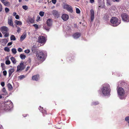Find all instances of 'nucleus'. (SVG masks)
<instances>
[{
    "label": "nucleus",
    "mask_w": 129,
    "mask_h": 129,
    "mask_svg": "<svg viewBox=\"0 0 129 129\" xmlns=\"http://www.w3.org/2000/svg\"><path fill=\"white\" fill-rule=\"evenodd\" d=\"M101 90L103 94L105 96L110 95L111 89L110 85L108 84L104 85L101 89Z\"/></svg>",
    "instance_id": "nucleus-1"
},
{
    "label": "nucleus",
    "mask_w": 129,
    "mask_h": 129,
    "mask_svg": "<svg viewBox=\"0 0 129 129\" xmlns=\"http://www.w3.org/2000/svg\"><path fill=\"white\" fill-rule=\"evenodd\" d=\"M3 107H1V109L5 110H10L13 107V104L10 101L9 102H6L3 104Z\"/></svg>",
    "instance_id": "nucleus-2"
},
{
    "label": "nucleus",
    "mask_w": 129,
    "mask_h": 129,
    "mask_svg": "<svg viewBox=\"0 0 129 129\" xmlns=\"http://www.w3.org/2000/svg\"><path fill=\"white\" fill-rule=\"evenodd\" d=\"M111 25L114 26H116L118 25L120 23V21H118V19L115 17H112L110 20Z\"/></svg>",
    "instance_id": "nucleus-3"
},
{
    "label": "nucleus",
    "mask_w": 129,
    "mask_h": 129,
    "mask_svg": "<svg viewBox=\"0 0 129 129\" xmlns=\"http://www.w3.org/2000/svg\"><path fill=\"white\" fill-rule=\"evenodd\" d=\"M36 56L38 59L40 60L43 61L44 60V55L42 51H38L37 52Z\"/></svg>",
    "instance_id": "nucleus-4"
},
{
    "label": "nucleus",
    "mask_w": 129,
    "mask_h": 129,
    "mask_svg": "<svg viewBox=\"0 0 129 129\" xmlns=\"http://www.w3.org/2000/svg\"><path fill=\"white\" fill-rule=\"evenodd\" d=\"M25 68V67L23 63H21L17 66L16 71L17 72H20L23 70Z\"/></svg>",
    "instance_id": "nucleus-5"
},
{
    "label": "nucleus",
    "mask_w": 129,
    "mask_h": 129,
    "mask_svg": "<svg viewBox=\"0 0 129 129\" xmlns=\"http://www.w3.org/2000/svg\"><path fill=\"white\" fill-rule=\"evenodd\" d=\"M121 17L123 21L128 22L129 21V16L126 14L124 13L122 14Z\"/></svg>",
    "instance_id": "nucleus-6"
},
{
    "label": "nucleus",
    "mask_w": 129,
    "mask_h": 129,
    "mask_svg": "<svg viewBox=\"0 0 129 129\" xmlns=\"http://www.w3.org/2000/svg\"><path fill=\"white\" fill-rule=\"evenodd\" d=\"M46 40L47 39L45 37L42 36H40L38 38V41L39 43H41L45 44Z\"/></svg>",
    "instance_id": "nucleus-7"
},
{
    "label": "nucleus",
    "mask_w": 129,
    "mask_h": 129,
    "mask_svg": "<svg viewBox=\"0 0 129 129\" xmlns=\"http://www.w3.org/2000/svg\"><path fill=\"white\" fill-rule=\"evenodd\" d=\"M117 92L119 96H123L124 94V91L122 87H119L117 89Z\"/></svg>",
    "instance_id": "nucleus-8"
},
{
    "label": "nucleus",
    "mask_w": 129,
    "mask_h": 129,
    "mask_svg": "<svg viewBox=\"0 0 129 129\" xmlns=\"http://www.w3.org/2000/svg\"><path fill=\"white\" fill-rule=\"evenodd\" d=\"M90 20L92 22L94 18V13L93 9H91L90 11Z\"/></svg>",
    "instance_id": "nucleus-9"
},
{
    "label": "nucleus",
    "mask_w": 129,
    "mask_h": 129,
    "mask_svg": "<svg viewBox=\"0 0 129 129\" xmlns=\"http://www.w3.org/2000/svg\"><path fill=\"white\" fill-rule=\"evenodd\" d=\"M61 18L63 21H66L69 19V16L66 14H64L62 15Z\"/></svg>",
    "instance_id": "nucleus-10"
},
{
    "label": "nucleus",
    "mask_w": 129,
    "mask_h": 129,
    "mask_svg": "<svg viewBox=\"0 0 129 129\" xmlns=\"http://www.w3.org/2000/svg\"><path fill=\"white\" fill-rule=\"evenodd\" d=\"M1 30L3 34H5V33L7 32L8 29L6 26H3L1 28Z\"/></svg>",
    "instance_id": "nucleus-11"
},
{
    "label": "nucleus",
    "mask_w": 129,
    "mask_h": 129,
    "mask_svg": "<svg viewBox=\"0 0 129 129\" xmlns=\"http://www.w3.org/2000/svg\"><path fill=\"white\" fill-rule=\"evenodd\" d=\"M52 13L54 17H58L59 15L58 12L55 10H53L52 12Z\"/></svg>",
    "instance_id": "nucleus-12"
},
{
    "label": "nucleus",
    "mask_w": 129,
    "mask_h": 129,
    "mask_svg": "<svg viewBox=\"0 0 129 129\" xmlns=\"http://www.w3.org/2000/svg\"><path fill=\"white\" fill-rule=\"evenodd\" d=\"M8 23L10 25L12 26L13 27L14 26L12 19L11 17H10L8 18Z\"/></svg>",
    "instance_id": "nucleus-13"
},
{
    "label": "nucleus",
    "mask_w": 129,
    "mask_h": 129,
    "mask_svg": "<svg viewBox=\"0 0 129 129\" xmlns=\"http://www.w3.org/2000/svg\"><path fill=\"white\" fill-rule=\"evenodd\" d=\"M52 20L51 19H48L47 21V24L49 26H51L52 24Z\"/></svg>",
    "instance_id": "nucleus-14"
},
{
    "label": "nucleus",
    "mask_w": 129,
    "mask_h": 129,
    "mask_svg": "<svg viewBox=\"0 0 129 129\" xmlns=\"http://www.w3.org/2000/svg\"><path fill=\"white\" fill-rule=\"evenodd\" d=\"M80 34L79 33H76L73 35V38L75 39H77L79 38L80 36Z\"/></svg>",
    "instance_id": "nucleus-15"
},
{
    "label": "nucleus",
    "mask_w": 129,
    "mask_h": 129,
    "mask_svg": "<svg viewBox=\"0 0 129 129\" xmlns=\"http://www.w3.org/2000/svg\"><path fill=\"white\" fill-rule=\"evenodd\" d=\"M39 78V76L38 75L33 76L32 77V79L33 80L37 81Z\"/></svg>",
    "instance_id": "nucleus-16"
},
{
    "label": "nucleus",
    "mask_w": 129,
    "mask_h": 129,
    "mask_svg": "<svg viewBox=\"0 0 129 129\" xmlns=\"http://www.w3.org/2000/svg\"><path fill=\"white\" fill-rule=\"evenodd\" d=\"M14 22L16 26H17V25L19 26L21 25H22V24L21 21L17 20H15L14 21Z\"/></svg>",
    "instance_id": "nucleus-17"
},
{
    "label": "nucleus",
    "mask_w": 129,
    "mask_h": 129,
    "mask_svg": "<svg viewBox=\"0 0 129 129\" xmlns=\"http://www.w3.org/2000/svg\"><path fill=\"white\" fill-rule=\"evenodd\" d=\"M110 17V14H106L104 17V18L106 20L109 19V18Z\"/></svg>",
    "instance_id": "nucleus-18"
},
{
    "label": "nucleus",
    "mask_w": 129,
    "mask_h": 129,
    "mask_svg": "<svg viewBox=\"0 0 129 129\" xmlns=\"http://www.w3.org/2000/svg\"><path fill=\"white\" fill-rule=\"evenodd\" d=\"M40 107L41 108V109H40V111H41L42 113L44 115L45 114V115H46L47 114L46 111V110L43 109V108H41V106H40Z\"/></svg>",
    "instance_id": "nucleus-19"
},
{
    "label": "nucleus",
    "mask_w": 129,
    "mask_h": 129,
    "mask_svg": "<svg viewBox=\"0 0 129 129\" xmlns=\"http://www.w3.org/2000/svg\"><path fill=\"white\" fill-rule=\"evenodd\" d=\"M26 35L24 33L21 36L20 38V40L21 41H23L26 38Z\"/></svg>",
    "instance_id": "nucleus-20"
},
{
    "label": "nucleus",
    "mask_w": 129,
    "mask_h": 129,
    "mask_svg": "<svg viewBox=\"0 0 129 129\" xmlns=\"http://www.w3.org/2000/svg\"><path fill=\"white\" fill-rule=\"evenodd\" d=\"M28 20L30 23H34V17L33 18H29L28 19Z\"/></svg>",
    "instance_id": "nucleus-21"
},
{
    "label": "nucleus",
    "mask_w": 129,
    "mask_h": 129,
    "mask_svg": "<svg viewBox=\"0 0 129 129\" xmlns=\"http://www.w3.org/2000/svg\"><path fill=\"white\" fill-rule=\"evenodd\" d=\"M8 87L9 89L10 90H12L13 89V87L11 84L9 83L8 84Z\"/></svg>",
    "instance_id": "nucleus-22"
},
{
    "label": "nucleus",
    "mask_w": 129,
    "mask_h": 129,
    "mask_svg": "<svg viewBox=\"0 0 129 129\" xmlns=\"http://www.w3.org/2000/svg\"><path fill=\"white\" fill-rule=\"evenodd\" d=\"M12 62L14 64L16 63V61L15 59V58L13 57H12L10 58Z\"/></svg>",
    "instance_id": "nucleus-23"
},
{
    "label": "nucleus",
    "mask_w": 129,
    "mask_h": 129,
    "mask_svg": "<svg viewBox=\"0 0 129 129\" xmlns=\"http://www.w3.org/2000/svg\"><path fill=\"white\" fill-rule=\"evenodd\" d=\"M16 39L14 35H12L10 37V40L11 41H15Z\"/></svg>",
    "instance_id": "nucleus-24"
},
{
    "label": "nucleus",
    "mask_w": 129,
    "mask_h": 129,
    "mask_svg": "<svg viewBox=\"0 0 129 129\" xmlns=\"http://www.w3.org/2000/svg\"><path fill=\"white\" fill-rule=\"evenodd\" d=\"M3 4L5 6H9L10 5V3L7 1H6L5 2H4Z\"/></svg>",
    "instance_id": "nucleus-25"
},
{
    "label": "nucleus",
    "mask_w": 129,
    "mask_h": 129,
    "mask_svg": "<svg viewBox=\"0 0 129 129\" xmlns=\"http://www.w3.org/2000/svg\"><path fill=\"white\" fill-rule=\"evenodd\" d=\"M20 57L22 59H24L26 57V56L23 54H21L20 55Z\"/></svg>",
    "instance_id": "nucleus-26"
},
{
    "label": "nucleus",
    "mask_w": 129,
    "mask_h": 129,
    "mask_svg": "<svg viewBox=\"0 0 129 129\" xmlns=\"http://www.w3.org/2000/svg\"><path fill=\"white\" fill-rule=\"evenodd\" d=\"M99 104L98 101H95L93 102L91 104L92 105H98Z\"/></svg>",
    "instance_id": "nucleus-27"
},
{
    "label": "nucleus",
    "mask_w": 129,
    "mask_h": 129,
    "mask_svg": "<svg viewBox=\"0 0 129 129\" xmlns=\"http://www.w3.org/2000/svg\"><path fill=\"white\" fill-rule=\"evenodd\" d=\"M67 10H68L70 12H72L73 11L72 9V7L70 6V5L69 6V7H68Z\"/></svg>",
    "instance_id": "nucleus-28"
},
{
    "label": "nucleus",
    "mask_w": 129,
    "mask_h": 129,
    "mask_svg": "<svg viewBox=\"0 0 129 129\" xmlns=\"http://www.w3.org/2000/svg\"><path fill=\"white\" fill-rule=\"evenodd\" d=\"M25 77V76L24 75H21L18 77V78L20 79L21 80L23 78H24Z\"/></svg>",
    "instance_id": "nucleus-29"
},
{
    "label": "nucleus",
    "mask_w": 129,
    "mask_h": 129,
    "mask_svg": "<svg viewBox=\"0 0 129 129\" xmlns=\"http://www.w3.org/2000/svg\"><path fill=\"white\" fill-rule=\"evenodd\" d=\"M12 53L14 54H15L17 52L16 49L15 48H13L12 49Z\"/></svg>",
    "instance_id": "nucleus-30"
},
{
    "label": "nucleus",
    "mask_w": 129,
    "mask_h": 129,
    "mask_svg": "<svg viewBox=\"0 0 129 129\" xmlns=\"http://www.w3.org/2000/svg\"><path fill=\"white\" fill-rule=\"evenodd\" d=\"M4 50L6 51L9 52L10 51V50L9 48L8 47H5L4 49Z\"/></svg>",
    "instance_id": "nucleus-31"
},
{
    "label": "nucleus",
    "mask_w": 129,
    "mask_h": 129,
    "mask_svg": "<svg viewBox=\"0 0 129 129\" xmlns=\"http://www.w3.org/2000/svg\"><path fill=\"white\" fill-rule=\"evenodd\" d=\"M22 8L26 10L28 9V7L26 5L23 6H22Z\"/></svg>",
    "instance_id": "nucleus-32"
},
{
    "label": "nucleus",
    "mask_w": 129,
    "mask_h": 129,
    "mask_svg": "<svg viewBox=\"0 0 129 129\" xmlns=\"http://www.w3.org/2000/svg\"><path fill=\"white\" fill-rule=\"evenodd\" d=\"M44 12L43 11H41L39 13L40 15L42 17L44 16Z\"/></svg>",
    "instance_id": "nucleus-33"
},
{
    "label": "nucleus",
    "mask_w": 129,
    "mask_h": 129,
    "mask_svg": "<svg viewBox=\"0 0 129 129\" xmlns=\"http://www.w3.org/2000/svg\"><path fill=\"white\" fill-rule=\"evenodd\" d=\"M16 27L17 28V32L18 33H19L21 31V28L17 26H16Z\"/></svg>",
    "instance_id": "nucleus-34"
},
{
    "label": "nucleus",
    "mask_w": 129,
    "mask_h": 129,
    "mask_svg": "<svg viewBox=\"0 0 129 129\" xmlns=\"http://www.w3.org/2000/svg\"><path fill=\"white\" fill-rule=\"evenodd\" d=\"M11 62L9 60H6L5 62L6 64L7 65H9L10 64Z\"/></svg>",
    "instance_id": "nucleus-35"
},
{
    "label": "nucleus",
    "mask_w": 129,
    "mask_h": 129,
    "mask_svg": "<svg viewBox=\"0 0 129 129\" xmlns=\"http://www.w3.org/2000/svg\"><path fill=\"white\" fill-rule=\"evenodd\" d=\"M43 27L47 31H48L49 29V28L47 27L46 26H44Z\"/></svg>",
    "instance_id": "nucleus-36"
},
{
    "label": "nucleus",
    "mask_w": 129,
    "mask_h": 129,
    "mask_svg": "<svg viewBox=\"0 0 129 129\" xmlns=\"http://www.w3.org/2000/svg\"><path fill=\"white\" fill-rule=\"evenodd\" d=\"M125 120L129 123V116H127L125 117Z\"/></svg>",
    "instance_id": "nucleus-37"
},
{
    "label": "nucleus",
    "mask_w": 129,
    "mask_h": 129,
    "mask_svg": "<svg viewBox=\"0 0 129 129\" xmlns=\"http://www.w3.org/2000/svg\"><path fill=\"white\" fill-rule=\"evenodd\" d=\"M69 5H68L66 4V5H64V9H67L68 7H69Z\"/></svg>",
    "instance_id": "nucleus-38"
},
{
    "label": "nucleus",
    "mask_w": 129,
    "mask_h": 129,
    "mask_svg": "<svg viewBox=\"0 0 129 129\" xmlns=\"http://www.w3.org/2000/svg\"><path fill=\"white\" fill-rule=\"evenodd\" d=\"M14 71L13 68H11L9 70V73H13Z\"/></svg>",
    "instance_id": "nucleus-39"
},
{
    "label": "nucleus",
    "mask_w": 129,
    "mask_h": 129,
    "mask_svg": "<svg viewBox=\"0 0 129 129\" xmlns=\"http://www.w3.org/2000/svg\"><path fill=\"white\" fill-rule=\"evenodd\" d=\"M76 13L78 14L80 12L79 9L78 8H76Z\"/></svg>",
    "instance_id": "nucleus-40"
},
{
    "label": "nucleus",
    "mask_w": 129,
    "mask_h": 129,
    "mask_svg": "<svg viewBox=\"0 0 129 129\" xmlns=\"http://www.w3.org/2000/svg\"><path fill=\"white\" fill-rule=\"evenodd\" d=\"M107 5H111L110 0H107Z\"/></svg>",
    "instance_id": "nucleus-41"
},
{
    "label": "nucleus",
    "mask_w": 129,
    "mask_h": 129,
    "mask_svg": "<svg viewBox=\"0 0 129 129\" xmlns=\"http://www.w3.org/2000/svg\"><path fill=\"white\" fill-rule=\"evenodd\" d=\"M33 26H34L35 28L36 29H37L38 28V25L36 24H34L33 25Z\"/></svg>",
    "instance_id": "nucleus-42"
},
{
    "label": "nucleus",
    "mask_w": 129,
    "mask_h": 129,
    "mask_svg": "<svg viewBox=\"0 0 129 129\" xmlns=\"http://www.w3.org/2000/svg\"><path fill=\"white\" fill-rule=\"evenodd\" d=\"M4 34H5L4 35V37H7L9 36V34L8 33H7V32L5 33Z\"/></svg>",
    "instance_id": "nucleus-43"
},
{
    "label": "nucleus",
    "mask_w": 129,
    "mask_h": 129,
    "mask_svg": "<svg viewBox=\"0 0 129 129\" xmlns=\"http://www.w3.org/2000/svg\"><path fill=\"white\" fill-rule=\"evenodd\" d=\"M5 12L6 13H7L8 12H9V10L8 8H5Z\"/></svg>",
    "instance_id": "nucleus-44"
},
{
    "label": "nucleus",
    "mask_w": 129,
    "mask_h": 129,
    "mask_svg": "<svg viewBox=\"0 0 129 129\" xmlns=\"http://www.w3.org/2000/svg\"><path fill=\"white\" fill-rule=\"evenodd\" d=\"M24 52L25 53L28 54L29 53L30 51L29 49L26 50L24 51Z\"/></svg>",
    "instance_id": "nucleus-45"
},
{
    "label": "nucleus",
    "mask_w": 129,
    "mask_h": 129,
    "mask_svg": "<svg viewBox=\"0 0 129 129\" xmlns=\"http://www.w3.org/2000/svg\"><path fill=\"white\" fill-rule=\"evenodd\" d=\"M40 20V17L39 16H38L37 19V21H38Z\"/></svg>",
    "instance_id": "nucleus-46"
},
{
    "label": "nucleus",
    "mask_w": 129,
    "mask_h": 129,
    "mask_svg": "<svg viewBox=\"0 0 129 129\" xmlns=\"http://www.w3.org/2000/svg\"><path fill=\"white\" fill-rule=\"evenodd\" d=\"M52 2L54 4H56V0H51Z\"/></svg>",
    "instance_id": "nucleus-47"
},
{
    "label": "nucleus",
    "mask_w": 129,
    "mask_h": 129,
    "mask_svg": "<svg viewBox=\"0 0 129 129\" xmlns=\"http://www.w3.org/2000/svg\"><path fill=\"white\" fill-rule=\"evenodd\" d=\"M18 50L19 52H21L22 51V49L20 48H19L18 49Z\"/></svg>",
    "instance_id": "nucleus-48"
},
{
    "label": "nucleus",
    "mask_w": 129,
    "mask_h": 129,
    "mask_svg": "<svg viewBox=\"0 0 129 129\" xmlns=\"http://www.w3.org/2000/svg\"><path fill=\"white\" fill-rule=\"evenodd\" d=\"M5 83L4 82H2L1 83V85L2 87H4L5 85Z\"/></svg>",
    "instance_id": "nucleus-49"
},
{
    "label": "nucleus",
    "mask_w": 129,
    "mask_h": 129,
    "mask_svg": "<svg viewBox=\"0 0 129 129\" xmlns=\"http://www.w3.org/2000/svg\"><path fill=\"white\" fill-rule=\"evenodd\" d=\"M2 91L4 93L6 92V90L5 88L4 87L3 88Z\"/></svg>",
    "instance_id": "nucleus-50"
},
{
    "label": "nucleus",
    "mask_w": 129,
    "mask_h": 129,
    "mask_svg": "<svg viewBox=\"0 0 129 129\" xmlns=\"http://www.w3.org/2000/svg\"><path fill=\"white\" fill-rule=\"evenodd\" d=\"M5 65L4 63H1V66L3 68L5 67Z\"/></svg>",
    "instance_id": "nucleus-51"
},
{
    "label": "nucleus",
    "mask_w": 129,
    "mask_h": 129,
    "mask_svg": "<svg viewBox=\"0 0 129 129\" xmlns=\"http://www.w3.org/2000/svg\"><path fill=\"white\" fill-rule=\"evenodd\" d=\"M2 6L1 4L0 3V12L2 11Z\"/></svg>",
    "instance_id": "nucleus-52"
},
{
    "label": "nucleus",
    "mask_w": 129,
    "mask_h": 129,
    "mask_svg": "<svg viewBox=\"0 0 129 129\" xmlns=\"http://www.w3.org/2000/svg\"><path fill=\"white\" fill-rule=\"evenodd\" d=\"M15 17L16 19H19V17L18 15H16Z\"/></svg>",
    "instance_id": "nucleus-53"
},
{
    "label": "nucleus",
    "mask_w": 129,
    "mask_h": 129,
    "mask_svg": "<svg viewBox=\"0 0 129 129\" xmlns=\"http://www.w3.org/2000/svg\"><path fill=\"white\" fill-rule=\"evenodd\" d=\"M112 1L113 2H119L120 0H112Z\"/></svg>",
    "instance_id": "nucleus-54"
},
{
    "label": "nucleus",
    "mask_w": 129,
    "mask_h": 129,
    "mask_svg": "<svg viewBox=\"0 0 129 129\" xmlns=\"http://www.w3.org/2000/svg\"><path fill=\"white\" fill-rule=\"evenodd\" d=\"M12 44V42H9V43H8L7 45H8V46H9L11 45Z\"/></svg>",
    "instance_id": "nucleus-55"
},
{
    "label": "nucleus",
    "mask_w": 129,
    "mask_h": 129,
    "mask_svg": "<svg viewBox=\"0 0 129 129\" xmlns=\"http://www.w3.org/2000/svg\"><path fill=\"white\" fill-rule=\"evenodd\" d=\"M90 2L91 3H93L94 2V0H90Z\"/></svg>",
    "instance_id": "nucleus-56"
},
{
    "label": "nucleus",
    "mask_w": 129,
    "mask_h": 129,
    "mask_svg": "<svg viewBox=\"0 0 129 129\" xmlns=\"http://www.w3.org/2000/svg\"><path fill=\"white\" fill-rule=\"evenodd\" d=\"M30 68V67H27L26 69V72Z\"/></svg>",
    "instance_id": "nucleus-57"
},
{
    "label": "nucleus",
    "mask_w": 129,
    "mask_h": 129,
    "mask_svg": "<svg viewBox=\"0 0 129 129\" xmlns=\"http://www.w3.org/2000/svg\"><path fill=\"white\" fill-rule=\"evenodd\" d=\"M5 59L6 60H9V57L7 56L5 57Z\"/></svg>",
    "instance_id": "nucleus-58"
},
{
    "label": "nucleus",
    "mask_w": 129,
    "mask_h": 129,
    "mask_svg": "<svg viewBox=\"0 0 129 129\" xmlns=\"http://www.w3.org/2000/svg\"><path fill=\"white\" fill-rule=\"evenodd\" d=\"M7 0H1V1L2 2V3H4Z\"/></svg>",
    "instance_id": "nucleus-59"
},
{
    "label": "nucleus",
    "mask_w": 129,
    "mask_h": 129,
    "mask_svg": "<svg viewBox=\"0 0 129 129\" xmlns=\"http://www.w3.org/2000/svg\"><path fill=\"white\" fill-rule=\"evenodd\" d=\"M36 1L40 3L43 1V0H36Z\"/></svg>",
    "instance_id": "nucleus-60"
},
{
    "label": "nucleus",
    "mask_w": 129,
    "mask_h": 129,
    "mask_svg": "<svg viewBox=\"0 0 129 129\" xmlns=\"http://www.w3.org/2000/svg\"><path fill=\"white\" fill-rule=\"evenodd\" d=\"M17 13L16 12H14L13 13V15L14 16H15L16 15Z\"/></svg>",
    "instance_id": "nucleus-61"
},
{
    "label": "nucleus",
    "mask_w": 129,
    "mask_h": 129,
    "mask_svg": "<svg viewBox=\"0 0 129 129\" xmlns=\"http://www.w3.org/2000/svg\"><path fill=\"white\" fill-rule=\"evenodd\" d=\"M12 73H9V77H10L12 75Z\"/></svg>",
    "instance_id": "nucleus-62"
},
{
    "label": "nucleus",
    "mask_w": 129,
    "mask_h": 129,
    "mask_svg": "<svg viewBox=\"0 0 129 129\" xmlns=\"http://www.w3.org/2000/svg\"><path fill=\"white\" fill-rule=\"evenodd\" d=\"M2 37V35L1 32H0V37Z\"/></svg>",
    "instance_id": "nucleus-63"
},
{
    "label": "nucleus",
    "mask_w": 129,
    "mask_h": 129,
    "mask_svg": "<svg viewBox=\"0 0 129 129\" xmlns=\"http://www.w3.org/2000/svg\"><path fill=\"white\" fill-rule=\"evenodd\" d=\"M4 76H6L7 75V73H3Z\"/></svg>",
    "instance_id": "nucleus-64"
}]
</instances>
